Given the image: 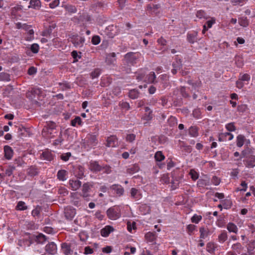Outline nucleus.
Here are the masks:
<instances>
[{"instance_id": "obj_1", "label": "nucleus", "mask_w": 255, "mask_h": 255, "mask_svg": "<svg viewBox=\"0 0 255 255\" xmlns=\"http://www.w3.org/2000/svg\"><path fill=\"white\" fill-rule=\"evenodd\" d=\"M140 52H129L124 55L123 61L128 65L134 66L141 57Z\"/></svg>"}, {"instance_id": "obj_2", "label": "nucleus", "mask_w": 255, "mask_h": 255, "mask_svg": "<svg viewBox=\"0 0 255 255\" xmlns=\"http://www.w3.org/2000/svg\"><path fill=\"white\" fill-rule=\"evenodd\" d=\"M98 143L97 135L93 133H88L83 140V146L85 148H91L97 145Z\"/></svg>"}, {"instance_id": "obj_3", "label": "nucleus", "mask_w": 255, "mask_h": 255, "mask_svg": "<svg viewBox=\"0 0 255 255\" xmlns=\"http://www.w3.org/2000/svg\"><path fill=\"white\" fill-rule=\"evenodd\" d=\"M107 215L111 220H117L121 216L120 209L115 206L112 207L107 210Z\"/></svg>"}, {"instance_id": "obj_4", "label": "nucleus", "mask_w": 255, "mask_h": 255, "mask_svg": "<svg viewBox=\"0 0 255 255\" xmlns=\"http://www.w3.org/2000/svg\"><path fill=\"white\" fill-rule=\"evenodd\" d=\"M93 185L90 182H86L83 184L82 187V192L80 193L85 200L89 201L90 200V194H89Z\"/></svg>"}, {"instance_id": "obj_5", "label": "nucleus", "mask_w": 255, "mask_h": 255, "mask_svg": "<svg viewBox=\"0 0 255 255\" xmlns=\"http://www.w3.org/2000/svg\"><path fill=\"white\" fill-rule=\"evenodd\" d=\"M69 41L71 42L75 47H82L85 41L84 37L80 36L78 34L72 35L69 37Z\"/></svg>"}, {"instance_id": "obj_6", "label": "nucleus", "mask_w": 255, "mask_h": 255, "mask_svg": "<svg viewBox=\"0 0 255 255\" xmlns=\"http://www.w3.org/2000/svg\"><path fill=\"white\" fill-rule=\"evenodd\" d=\"M23 6L17 5L11 8L10 16L12 19H19L22 16L23 13Z\"/></svg>"}, {"instance_id": "obj_7", "label": "nucleus", "mask_w": 255, "mask_h": 255, "mask_svg": "<svg viewBox=\"0 0 255 255\" xmlns=\"http://www.w3.org/2000/svg\"><path fill=\"white\" fill-rule=\"evenodd\" d=\"M175 60L172 64L173 68L171 70V73L173 75H176L177 71L182 68V60L176 56Z\"/></svg>"}, {"instance_id": "obj_8", "label": "nucleus", "mask_w": 255, "mask_h": 255, "mask_svg": "<svg viewBox=\"0 0 255 255\" xmlns=\"http://www.w3.org/2000/svg\"><path fill=\"white\" fill-rule=\"evenodd\" d=\"M118 145V139L116 135H112L108 136L106 139L105 145L108 147H115Z\"/></svg>"}, {"instance_id": "obj_9", "label": "nucleus", "mask_w": 255, "mask_h": 255, "mask_svg": "<svg viewBox=\"0 0 255 255\" xmlns=\"http://www.w3.org/2000/svg\"><path fill=\"white\" fill-rule=\"evenodd\" d=\"M39 170L40 168L36 165H31L26 170L27 175L31 177H34L39 174Z\"/></svg>"}, {"instance_id": "obj_10", "label": "nucleus", "mask_w": 255, "mask_h": 255, "mask_svg": "<svg viewBox=\"0 0 255 255\" xmlns=\"http://www.w3.org/2000/svg\"><path fill=\"white\" fill-rule=\"evenodd\" d=\"M65 218L68 220H72L76 214V210L72 207L68 206L64 209Z\"/></svg>"}, {"instance_id": "obj_11", "label": "nucleus", "mask_w": 255, "mask_h": 255, "mask_svg": "<svg viewBox=\"0 0 255 255\" xmlns=\"http://www.w3.org/2000/svg\"><path fill=\"white\" fill-rule=\"evenodd\" d=\"M243 162L248 168H253L255 166V155L251 154L243 160Z\"/></svg>"}, {"instance_id": "obj_12", "label": "nucleus", "mask_w": 255, "mask_h": 255, "mask_svg": "<svg viewBox=\"0 0 255 255\" xmlns=\"http://www.w3.org/2000/svg\"><path fill=\"white\" fill-rule=\"evenodd\" d=\"M89 169L93 172H98L102 170V165L97 161L91 160L89 162Z\"/></svg>"}, {"instance_id": "obj_13", "label": "nucleus", "mask_w": 255, "mask_h": 255, "mask_svg": "<svg viewBox=\"0 0 255 255\" xmlns=\"http://www.w3.org/2000/svg\"><path fill=\"white\" fill-rule=\"evenodd\" d=\"M45 251L47 254L54 255L57 253V246L54 242H51L45 246Z\"/></svg>"}, {"instance_id": "obj_14", "label": "nucleus", "mask_w": 255, "mask_h": 255, "mask_svg": "<svg viewBox=\"0 0 255 255\" xmlns=\"http://www.w3.org/2000/svg\"><path fill=\"white\" fill-rule=\"evenodd\" d=\"M61 247L62 253L65 255H68L73 253L72 245L71 244L63 243L61 244Z\"/></svg>"}, {"instance_id": "obj_15", "label": "nucleus", "mask_w": 255, "mask_h": 255, "mask_svg": "<svg viewBox=\"0 0 255 255\" xmlns=\"http://www.w3.org/2000/svg\"><path fill=\"white\" fill-rule=\"evenodd\" d=\"M81 197L78 192L74 193L72 195L73 204L77 207L81 206L82 205Z\"/></svg>"}, {"instance_id": "obj_16", "label": "nucleus", "mask_w": 255, "mask_h": 255, "mask_svg": "<svg viewBox=\"0 0 255 255\" xmlns=\"http://www.w3.org/2000/svg\"><path fill=\"white\" fill-rule=\"evenodd\" d=\"M197 35L198 32L197 31L189 32L187 35V40L190 43L193 44L197 41Z\"/></svg>"}, {"instance_id": "obj_17", "label": "nucleus", "mask_w": 255, "mask_h": 255, "mask_svg": "<svg viewBox=\"0 0 255 255\" xmlns=\"http://www.w3.org/2000/svg\"><path fill=\"white\" fill-rule=\"evenodd\" d=\"M234 135L230 132L220 133L219 134L218 140L219 141H224L227 139L231 140L233 139Z\"/></svg>"}, {"instance_id": "obj_18", "label": "nucleus", "mask_w": 255, "mask_h": 255, "mask_svg": "<svg viewBox=\"0 0 255 255\" xmlns=\"http://www.w3.org/2000/svg\"><path fill=\"white\" fill-rule=\"evenodd\" d=\"M146 74V70L145 69H138L134 73V77L138 81H142L145 77Z\"/></svg>"}, {"instance_id": "obj_19", "label": "nucleus", "mask_w": 255, "mask_h": 255, "mask_svg": "<svg viewBox=\"0 0 255 255\" xmlns=\"http://www.w3.org/2000/svg\"><path fill=\"white\" fill-rule=\"evenodd\" d=\"M40 158L51 161L54 159V155L51 151L47 149L42 152L40 155Z\"/></svg>"}, {"instance_id": "obj_20", "label": "nucleus", "mask_w": 255, "mask_h": 255, "mask_svg": "<svg viewBox=\"0 0 255 255\" xmlns=\"http://www.w3.org/2000/svg\"><path fill=\"white\" fill-rule=\"evenodd\" d=\"M175 173L174 172L172 174V180L171 182V190H174L178 188L179 186L180 180L181 177H175Z\"/></svg>"}, {"instance_id": "obj_21", "label": "nucleus", "mask_w": 255, "mask_h": 255, "mask_svg": "<svg viewBox=\"0 0 255 255\" xmlns=\"http://www.w3.org/2000/svg\"><path fill=\"white\" fill-rule=\"evenodd\" d=\"M69 185L71 189L73 191H76L81 186L82 183L80 181L77 179H70L69 181Z\"/></svg>"}, {"instance_id": "obj_22", "label": "nucleus", "mask_w": 255, "mask_h": 255, "mask_svg": "<svg viewBox=\"0 0 255 255\" xmlns=\"http://www.w3.org/2000/svg\"><path fill=\"white\" fill-rule=\"evenodd\" d=\"M253 153V151L251 148H250L249 147H247L246 148L244 149L242 151L241 153V156H240V158L235 159L236 161H239L241 160L243 158H246V157H248V155H251Z\"/></svg>"}, {"instance_id": "obj_23", "label": "nucleus", "mask_w": 255, "mask_h": 255, "mask_svg": "<svg viewBox=\"0 0 255 255\" xmlns=\"http://www.w3.org/2000/svg\"><path fill=\"white\" fill-rule=\"evenodd\" d=\"M4 157L7 159H10L13 156V151L12 148L8 145L4 146Z\"/></svg>"}, {"instance_id": "obj_24", "label": "nucleus", "mask_w": 255, "mask_h": 255, "mask_svg": "<svg viewBox=\"0 0 255 255\" xmlns=\"http://www.w3.org/2000/svg\"><path fill=\"white\" fill-rule=\"evenodd\" d=\"M85 169L80 165L76 167L75 170V176L79 179L82 178L84 176Z\"/></svg>"}, {"instance_id": "obj_25", "label": "nucleus", "mask_w": 255, "mask_h": 255, "mask_svg": "<svg viewBox=\"0 0 255 255\" xmlns=\"http://www.w3.org/2000/svg\"><path fill=\"white\" fill-rule=\"evenodd\" d=\"M200 233V238L205 239L208 237L210 234L209 229L207 227H202L199 229Z\"/></svg>"}, {"instance_id": "obj_26", "label": "nucleus", "mask_w": 255, "mask_h": 255, "mask_svg": "<svg viewBox=\"0 0 255 255\" xmlns=\"http://www.w3.org/2000/svg\"><path fill=\"white\" fill-rule=\"evenodd\" d=\"M114 228L111 226H106L104 228L102 229L101 231V234L102 236L106 237L109 234L114 231Z\"/></svg>"}, {"instance_id": "obj_27", "label": "nucleus", "mask_w": 255, "mask_h": 255, "mask_svg": "<svg viewBox=\"0 0 255 255\" xmlns=\"http://www.w3.org/2000/svg\"><path fill=\"white\" fill-rule=\"evenodd\" d=\"M160 7L159 4H148L146 6V10L151 13H157V10Z\"/></svg>"}, {"instance_id": "obj_28", "label": "nucleus", "mask_w": 255, "mask_h": 255, "mask_svg": "<svg viewBox=\"0 0 255 255\" xmlns=\"http://www.w3.org/2000/svg\"><path fill=\"white\" fill-rule=\"evenodd\" d=\"M131 66L123 61V64L120 67V71L124 74H129L131 71Z\"/></svg>"}, {"instance_id": "obj_29", "label": "nucleus", "mask_w": 255, "mask_h": 255, "mask_svg": "<svg viewBox=\"0 0 255 255\" xmlns=\"http://www.w3.org/2000/svg\"><path fill=\"white\" fill-rule=\"evenodd\" d=\"M157 237L156 234L155 232H149L145 235V238L148 242L153 243Z\"/></svg>"}, {"instance_id": "obj_30", "label": "nucleus", "mask_w": 255, "mask_h": 255, "mask_svg": "<svg viewBox=\"0 0 255 255\" xmlns=\"http://www.w3.org/2000/svg\"><path fill=\"white\" fill-rule=\"evenodd\" d=\"M199 128L197 126H191L188 129L189 134L194 137H196L199 135Z\"/></svg>"}, {"instance_id": "obj_31", "label": "nucleus", "mask_w": 255, "mask_h": 255, "mask_svg": "<svg viewBox=\"0 0 255 255\" xmlns=\"http://www.w3.org/2000/svg\"><path fill=\"white\" fill-rule=\"evenodd\" d=\"M67 175L68 172L66 170L61 169L58 171L57 177L59 180L64 181L66 180Z\"/></svg>"}, {"instance_id": "obj_32", "label": "nucleus", "mask_w": 255, "mask_h": 255, "mask_svg": "<svg viewBox=\"0 0 255 255\" xmlns=\"http://www.w3.org/2000/svg\"><path fill=\"white\" fill-rule=\"evenodd\" d=\"M30 5L28 7H31L35 9H39L41 6V3L40 0H30Z\"/></svg>"}, {"instance_id": "obj_33", "label": "nucleus", "mask_w": 255, "mask_h": 255, "mask_svg": "<svg viewBox=\"0 0 255 255\" xmlns=\"http://www.w3.org/2000/svg\"><path fill=\"white\" fill-rule=\"evenodd\" d=\"M130 194L131 197L135 199L138 200L141 198V194L140 193V191L135 188H132L130 190Z\"/></svg>"}, {"instance_id": "obj_34", "label": "nucleus", "mask_w": 255, "mask_h": 255, "mask_svg": "<svg viewBox=\"0 0 255 255\" xmlns=\"http://www.w3.org/2000/svg\"><path fill=\"white\" fill-rule=\"evenodd\" d=\"M52 130L47 129L46 128H43L42 131V135L48 138H52L54 137V135Z\"/></svg>"}, {"instance_id": "obj_35", "label": "nucleus", "mask_w": 255, "mask_h": 255, "mask_svg": "<svg viewBox=\"0 0 255 255\" xmlns=\"http://www.w3.org/2000/svg\"><path fill=\"white\" fill-rule=\"evenodd\" d=\"M228 239L227 233L226 231H222L218 237V241L221 243H223Z\"/></svg>"}, {"instance_id": "obj_36", "label": "nucleus", "mask_w": 255, "mask_h": 255, "mask_svg": "<svg viewBox=\"0 0 255 255\" xmlns=\"http://www.w3.org/2000/svg\"><path fill=\"white\" fill-rule=\"evenodd\" d=\"M140 92L136 89L129 90L128 97L132 99H135L139 97Z\"/></svg>"}, {"instance_id": "obj_37", "label": "nucleus", "mask_w": 255, "mask_h": 255, "mask_svg": "<svg viewBox=\"0 0 255 255\" xmlns=\"http://www.w3.org/2000/svg\"><path fill=\"white\" fill-rule=\"evenodd\" d=\"M42 210V208L41 206L37 205L35 208L32 211L31 214L34 217H37L39 218L40 216V213Z\"/></svg>"}, {"instance_id": "obj_38", "label": "nucleus", "mask_w": 255, "mask_h": 255, "mask_svg": "<svg viewBox=\"0 0 255 255\" xmlns=\"http://www.w3.org/2000/svg\"><path fill=\"white\" fill-rule=\"evenodd\" d=\"M246 140L245 136L243 134H239L237 137V146L241 147Z\"/></svg>"}, {"instance_id": "obj_39", "label": "nucleus", "mask_w": 255, "mask_h": 255, "mask_svg": "<svg viewBox=\"0 0 255 255\" xmlns=\"http://www.w3.org/2000/svg\"><path fill=\"white\" fill-rule=\"evenodd\" d=\"M139 167L137 164H133L127 169V172L130 174H133L139 170Z\"/></svg>"}, {"instance_id": "obj_40", "label": "nucleus", "mask_w": 255, "mask_h": 255, "mask_svg": "<svg viewBox=\"0 0 255 255\" xmlns=\"http://www.w3.org/2000/svg\"><path fill=\"white\" fill-rule=\"evenodd\" d=\"M232 249L235 254H240L243 250V247L240 243H237L232 245Z\"/></svg>"}, {"instance_id": "obj_41", "label": "nucleus", "mask_w": 255, "mask_h": 255, "mask_svg": "<svg viewBox=\"0 0 255 255\" xmlns=\"http://www.w3.org/2000/svg\"><path fill=\"white\" fill-rule=\"evenodd\" d=\"M112 189L115 191L116 194L119 196H122L124 194V189L120 185H113Z\"/></svg>"}, {"instance_id": "obj_42", "label": "nucleus", "mask_w": 255, "mask_h": 255, "mask_svg": "<svg viewBox=\"0 0 255 255\" xmlns=\"http://www.w3.org/2000/svg\"><path fill=\"white\" fill-rule=\"evenodd\" d=\"M217 247V245L214 243H208L206 246L207 251L210 254L214 253L215 249Z\"/></svg>"}, {"instance_id": "obj_43", "label": "nucleus", "mask_w": 255, "mask_h": 255, "mask_svg": "<svg viewBox=\"0 0 255 255\" xmlns=\"http://www.w3.org/2000/svg\"><path fill=\"white\" fill-rule=\"evenodd\" d=\"M227 229L229 232H233L236 234L237 233L238 230L237 226L235 224L231 222L228 224Z\"/></svg>"}, {"instance_id": "obj_44", "label": "nucleus", "mask_w": 255, "mask_h": 255, "mask_svg": "<svg viewBox=\"0 0 255 255\" xmlns=\"http://www.w3.org/2000/svg\"><path fill=\"white\" fill-rule=\"evenodd\" d=\"M15 170V167L13 165H9L5 170L3 175L10 176Z\"/></svg>"}, {"instance_id": "obj_45", "label": "nucleus", "mask_w": 255, "mask_h": 255, "mask_svg": "<svg viewBox=\"0 0 255 255\" xmlns=\"http://www.w3.org/2000/svg\"><path fill=\"white\" fill-rule=\"evenodd\" d=\"M65 10L70 13H74L77 12V8L75 5L67 4L64 6Z\"/></svg>"}, {"instance_id": "obj_46", "label": "nucleus", "mask_w": 255, "mask_h": 255, "mask_svg": "<svg viewBox=\"0 0 255 255\" xmlns=\"http://www.w3.org/2000/svg\"><path fill=\"white\" fill-rule=\"evenodd\" d=\"M239 23L243 27H247L249 25V21L247 17H242L239 18Z\"/></svg>"}, {"instance_id": "obj_47", "label": "nucleus", "mask_w": 255, "mask_h": 255, "mask_svg": "<svg viewBox=\"0 0 255 255\" xmlns=\"http://www.w3.org/2000/svg\"><path fill=\"white\" fill-rule=\"evenodd\" d=\"M0 81L4 82H8L10 81V75L5 72L0 73Z\"/></svg>"}, {"instance_id": "obj_48", "label": "nucleus", "mask_w": 255, "mask_h": 255, "mask_svg": "<svg viewBox=\"0 0 255 255\" xmlns=\"http://www.w3.org/2000/svg\"><path fill=\"white\" fill-rule=\"evenodd\" d=\"M27 206L25 205V203L23 201H19L16 206L15 207V209L16 210H20V211H24L27 209Z\"/></svg>"}, {"instance_id": "obj_49", "label": "nucleus", "mask_w": 255, "mask_h": 255, "mask_svg": "<svg viewBox=\"0 0 255 255\" xmlns=\"http://www.w3.org/2000/svg\"><path fill=\"white\" fill-rule=\"evenodd\" d=\"M248 250L250 255L255 254V241L251 242L248 246Z\"/></svg>"}, {"instance_id": "obj_50", "label": "nucleus", "mask_w": 255, "mask_h": 255, "mask_svg": "<svg viewBox=\"0 0 255 255\" xmlns=\"http://www.w3.org/2000/svg\"><path fill=\"white\" fill-rule=\"evenodd\" d=\"M235 63L238 67H242L244 65L243 58L240 56L237 55L235 57Z\"/></svg>"}, {"instance_id": "obj_51", "label": "nucleus", "mask_w": 255, "mask_h": 255, "mask_svg": "<svg viewBox=\"0 0 255 255\" xmlns=\"http://www.w3.org/2000/svg\"><path fill=\"white\" fill-rule=\"evenodd\" d=\"M82 120L80 117L77 116L74 119L71 121V125L73 127H76L77 125L79 126L82 125Z\"/></svg>"}, {"instance_id": "obj_52", "label": "nucleus", "mask_w": 255, "mask_h": 255, "mask_svg": "<svg viewBox=\"0 0 255 255\" xmlns=\"http://www.w3.org/2000/svg\"><path fill=\"white\" fill-rule=\"evenodd\" d=\"M154 158L157 161H161L165 159V156L160 151H157L154 155Z\"/></svg>"}, {"instance_id": "obj_53", "label": "nucleus", "mask_w": 255, "mask_h": 255, "mask_svg": "<svg viewBox=\"0 0 255 255\" xmlns=\"http://www.w3.org/2000/svg\"><path fill=\"white\" fill-rule=\"evenodd\" d=\"M56 128V124L52 121H48L46 122V126L44 128H46L47 129L53 130Z\"/></svg>"}, {"instance_id": "obj_54", "label": "nucleus", "mask_w": 255, "mask_h": 255, "mask_svg": "<svg viewBox=\"0 0 255 255\" xmlns=\"http://www.w3.org/2000/svg\"><path fill=\"white\" fill-rule=\"evenodd\" d=\"M197 185L199 187H204L209 185V181L206 179H200L198 180Z\"/></svg>"}, {"instance_id": "obj_55", "label": "nucleus", "mask_w": 255, "mask_h": 255, "mask_svg": "<svg viewBox=\"0 0 255 255\" xmlns=\"http://www.w3.org/2000/svg\"><path fill=\"white\" fill-rule=\"evenodd\" d=\"M168 124L170 127H173L177 124V120L176 118L173 116H170L168 119Z\"/></svg>"}, {"instance_id": "obj_56", "label": "nucleus", "mask_w": 255, "mask_h": 255, "mask_svg": "<svg viewBox=\"0 0 255 255\" xmlns=\"http://www.w3.org/2000/svg\"><path fill=\"white\" fill-rule=\"evenodd\" d=\"M140 210L144 214L149 213L150 212V207L146 204H143L140 207Z\"/></svg>"}, {"instance_id": "obj_57", "label": "nucleus", "mask_w": 255, "mask_h": 255, "mask_svg": "<svg viewBox=\"0 0 255 255\" xmlns=\"http://www.w3.org/2000/svg\"><path fill=\"white\" fill-rule=\"evenodd\" d=\"M192 115L195 118L197 119L201 118L202 114L200 109L199 108L195 109L193 111Z\"/></svg>"}, {"instance_id": "obj_58", "label": "nucleus", "mask_w": 255, "mask_h": 255, "mask_svg": "<svg viewBox=\"0 0 255 255\" xmlns=\"http://www.w3.org/2000/svg\"><path fill=\"white\" fill-rule=\"evenodd\" d=\"M156 79V75L154 72H150L147 75V81L150 83H154Z\"/></svg>"}, {"instance_id": "obj_59", "label": "nucleus", "mask_w": 255, "mask_h": 255, "mask_svg": "<svg viewBox=\"0 0 255 255\" xmlns=\"http://www.w3.org/2000/svg\"><path fill=\"white\" fill-rule=\"evenodd\" d=\"M34 30L33 29H30L27 32V35L25 37V39L26 41H31L34 39Z\"/></svg>"}, {"instance_id": "obj_60", "label": "nucleus", "mask_w": 255, "mask_h": 255, "mask_svg": "<svg viewBox=\"0 0 255 255\" xmlns=\"http://www.w3.org/2000/svg\"><path fill=\"white\" fill-rule=\"evenodd\" d=\"M189 174L192 179L194 181L196 180L199 177V174L194 169H191Z\"/></svg>"}, {"instance_id": "obj_61", "label": "nucleus", "mask_w": 255, "mask_h": 255, "mask_svg": "<svg viewBox=\"0 0 255 255\" xmlns=\"http://www.w3.org/2000/svg\"><path fill=\"white\" fill-rule=\"evenodd\" d=\"M226 128L227 130L231 132L236 130L234 123H230L226 125Z\"/></svg>"}, {"instance_id": "obj_62", "label": "nucleus", "mask_w": 255, "mask_h": 255, "mask_svg": "<svg viewBox=\"0 0 255 255\" xmlns=\"http://www.w3.org/2000/svg\"><path fill=\"white\" fill-rule=\"evenodd\" d=\"M216 224L219 227H224L226 224L224 218L220 216L217 220Z\"/></svg>"}, {"instance_id": "obj_63", "label": "nucleus", "mask_w": 255, "mask_h": 255, "mask_svg": "<svg viewBox=\"0 0 255 255\" xmlns=\"http://www.w3.org/2000/svg\"><path fill=\"white\" fill-rule=\"evenodd\" d=\"M136 137L135 134L133 133L128 134L126 137V140L127 142H132L135 140Z\"/></svg>"}, {"instance_id": "obj_64", "label": "nucleus", "mask_w": 255, "mask_h": 255, "mask_svg": "<svg viewBox=\"0 0 255 255\" xmlns=\"http://www.w3.org/2000/svg\"><path fill=\"white\" fill-rule=\"evenodd\" d=\"M101 38L99 35H94L92 37L91 42L94 45H98L100 43Z\"/></svg>"}]
</instances>
